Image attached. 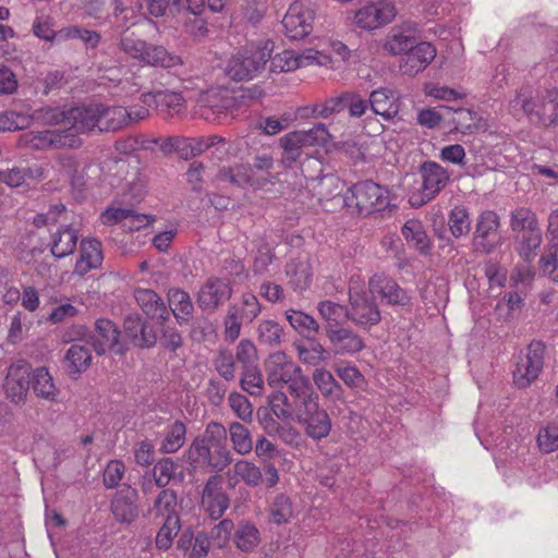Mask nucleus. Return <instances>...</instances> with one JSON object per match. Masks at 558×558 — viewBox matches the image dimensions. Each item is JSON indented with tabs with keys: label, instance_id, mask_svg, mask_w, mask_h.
I'll use <instances>...</instances> for the list:
<instances>
[{
	"label": "nucleus",
	"instance_id": "obj_33",
	"mask_svg": "<svg viewBox=\"0 0 558 558\" xmlns=\"http://www.w3.org/2000/svg\"><path fill=\"white\" fill-rule=\"evenodd\" d=\"M307 187L314 193L319 202L332 199L340 195L343 189L342 181L333 174H325L320 178H312Z\"/></svg>",
	"mask_w": 558,
	"mask_h": 558
},
{
	"label": "nucleus",
	"instance_id": "obj_31",
	"mask_svg": "<svg viewBox=\"0 0 558 558\" xmlns=\"http://www.w3.org/2000/svg\"><path fill=\"white\" fill-rule=\"evenodd\" d=\"M226 475L230 486H235L240 481H242L246 485L255 487L262 481V472L259 468L247 460L238 461Z\"/></svg>",
	"mask_w": 558,
	"mask_h": 558
},
{
	"label": "nucleus",
	"instance_id": "obj_23",
	"mask_svg": "<svg viewBox=\"0 0 558 558\" xmlns=\"http://www.w3.org/2000/svg\"><path fill=\"white\" fill-rule=\"evenodd\" d=\"M100 221L105 226L121 223L123 228L134 231L149 225L151 219L129 208L110 206L100 215Z\"/></svg>",
	"mask_w": 558,
	"mask_h": 558
},
{
	"label": "nucleus",
	"instance_id": "obj_50",
	"mask_svg": "<svg viewBox=\"0 0 558 558\" xmlns=\"http://www.w3.org/2000/svg\"><path fill=\"white\" fill-rule=\"evenodd\" d=\"M186 427L180 422L175 421L171 424L160 444V451L163 453L177 452L185 442Z\"/></svg>",
	"mask_w": 558,
	"mask_h": 558
},
{
	"label": "nucleus",
	"instance_id": "obj_6",
	"mask_svg": "<svg viewBox=\"0 0 558 558\" xmlns=\"http://www.w3.org/2000/svg\"><path fill=\"white\" fill-rule=\"evenodd\" d=\"M318 393L312 388L295 399L294 420L304 426L306 435L320 440L331 430V420L328 413L319 408Z\"/></svg>",
	"mask_w": 558,
	"mask_h": 558
},
{
	"label": "nucleus",
	"instance_id": "obj_13",
	"mask_svg": "<svg viewBox=\"0 0 558 558\" xmlns=\"http://www.w3.org/2000/svg\"><path fill=\"white\" fill-rule=\"evenodd\" d=\"M544 365V348L539 342L531 343L513 371V381L519 388L529 387L539 375Z\"/></svg>",
	"mask_w": 558,
	"mask_h": 558
},
{
	"label": "nucleus",
	"instance_id": "obj_7",
	"mask_svg": "<svg viewBox=\"0 0 558 558\" xmlns=\"http://www.w3.org/2000/svg\"><path fill=\"white\" fill-rule=\"evenodd\" d=\"M343 201L348 206L354 205L359 214L369 215L390 206V192L383 185L365 180L349 189Z\"/></svg>",
	"mask_w": 558,
	"mask_h": 558
},
{
	"label": "nucleus",
	"instance_id": "obj_29",
	"mask_svg": "<svg viewBox=\"0 0 558 558\" xmlns=\"http://www.w3.org/2000/svg\"><path fill=\"white\" fill-rule=\"evenodd\" d=\"M327 337L337 354H354L365 345L359 335L347 328H327Z\"/></svg>",
	"mask_w": 558,
	"mask_h": 558
},
{
	"label": "nucleus",
	"instance_id": "obj_26",
	"mask_svg": "<svg viewBox=\"0 0 558 558\" xmlns=\"http://www.w3.org/2000/svg\"><path fill=\"white\" fill-rule=\"evenodd\" d=\"M141 100L146 105H154L157 111L163 117H170L179 113L184 108V99L182 95L169 90L145 93L141 96Z\"/></svg>",
	"mask_w": 558,
	"mask_h": 558
},
{
	"label": "nucleus",
	"instance_id": "obj_22",
	"mask_svg": "<svg viewBox=\"0 0 558 558\" xmlns=\"http://www.w3.org/2000/svg\"><path fill=\"white\" fill-rule=\"evenodd\" d=\"M29 384V367L26 363L21 362L9 367L4 390L12 402L19 403L25 399Z\"/></svg>",
	"mask_w": 558,
	"mask_h": 558
},
{
	"label": "nucleus",
	"instance_id": "obj_19",
	"mask_svg": "<svg viewBox=\"0 0 558 558\" xmlns=\"http://www.w3.org/2000/svg\"><path fill=\"white\" fill-rule=\"evenodd\" d=\"M99 110L101 109L98 108V102L69 108L68 129L63 131L72 132L77 136L80 133L99 130V113L101 112Z\"/></svg>",
	"mask_w": 558,
	"mask_h": 558
},
{
	"label": "nucleus",
	"instance_id": "obj_24",
	"mask_svg": "<svg viewBox=\"0 0 558 558\" xmlns=\"http://www.w3.org/2000/svg\"><path fill=\"white\" fill-rule=\"evenodd\" d=\"M104 260L102 244L95 238L83 239L80 245V257L74 266V274L85 276L101 266Z\"/></svg>",
	"mask_w": 558,
	"mask_h": 558
},
{
	"label": "nucleus",
	"instance_id": "obj_25",
	"mask_svg": "<svg viewBox=\"0 0 558 558\" xmlns=\"http://www.w3.org/2000/svg\"><path fill=\"white\" fill-rule=\"evenodd\" d=\"M368 102L372 111L386 121L392 120L400 111L399 95L388 87L374 89L369 95Z\"/></svg>",
	"mask_w": 558,
	"mask_h": 558
},
{
	"label": "nucleus",
	"instance_id": "obj_16",
	"mask_svg": "<svg viewBox=\"0 0 558 558\" xmlns=\"http://www.w3.org/2000/svg\"><path fill=\"white\" fill-rule=\"evenodd\" d=\"M500 242L499 217L493 210L483 211L476 221L473 243L476 250L490 253Z\"/></svg>",
	"mask_w": 558,
	"mask_h": 558
},
{
	"label": "nucleus",
	"instance_id": "obj_61",
	"mask_svg": "<svg viewBox=\"0 0 558 558\" xmlns=\"http://www.w3.org/2000/svg\"><path fill=\"white\" fill-rule=\"evenodd\" d=\"M538 449L544 453L558 450V425L547 424L541 426L536 436Z\"/></svg>",
	"mask_w": 558,
	"mask_h": 558
},
{
	"label": "nucleus",
	"instance_id": "obj_2",
	"mask_svg": "<svg viewBox=\"0 0 558 558\" xmlns=\"http://www.w3.org/2000/svg\"><path fill=\"white\" fill-rule=\"evenodd\" d=\"M183 88L189 98L196 102L195 114L206 121L222 123L232 114L234 98L219 87H208L205 80L195 77L184 82Z\"/></svg>",
	"mask_w": 558,
	"mask_h": 558
},
{
	"label": "nucleus",
	"instance_id": "obj_43",
	"mask_svg": "<svg viewBox=\"0 0 558 558\" xmlns=\"http://www.w3.org/2000/svg\"><path fill=\"white\" fill-rule=\"evenodd\" d=\"M144 64L173 70L182 65V59L180 56L169 52L162 46L150 45Z\"/></svg>",
	"mask_w": 558,
	"mask_h": 558
},
{
	"label": "nucleus",
	"instance_id": "obj_38",
	"mask_svg": "<svg viewBox=\"0 0 558 558\" xmlns=\"http://www.w3.org/2000/svg\"><path fill=\"white\" fill-rule=\"evenodd\" d=\"M99 113V131H117L128 126L126 108L122 106H106L98 102Z\"/></svg>",
	"mask_w": 558,
	"mask_h": 558
},
{
	"label": "nucleus",
	"instance_id": "obj_21",
	"mask_svg": "<svg viewBox=\"0 0 558 558\" xmlns=\"http://www.w3.org/2000/svg\"><path fill=\"white\" fill-rule=\"evenodd\" d=\"M119 339L120 331L111 320L101 318L96 322L95 331L93 335V344L97 353H122L123 345Z\"/></svg>",
	"mask_w": 558,
	"mask_h": 558
},
{
	"label": "nucleus",
	"instance_id": "obj_52",
	"mask_svg": "<svg viewBox=\"0 0 558 558\" xmlns=\"http://www.w3.org/2000/svg\"><path fill=\"white\" fill-rule=\"evenodd\" d=\"M298 61L300 68L308 65L329 66L331 64V56L322 46V39L316 45V48L304 49L301 53H298Z\"/></svg>",
	"mask_w": 558,
	"mask_h": 558
},
{
	"label": "nucleus",
	"instance_id": "obj_32",
	"mask_svg": "<svg viewBox=\"0 0 558 558\" xmlns=\"http://www.w3.org/2000/svg\"><path fill=\"white\" fill-rule=\"evenodd\" d=\"M218 144H225V138L218 135H211L209 137H187L174 141L177 150L184 158L201 155L206 149Z\"/></svg>",
	"mask_w": 558,
	"mask_h": 558
},
{
	"label": "nucleus",
	"instance_id": "obj_59",
	"mask_svg": "<svg viewBox=\"0 0 558 558\" xmlns=\"http://www.w3.org/2000/svg\"><path fill=\"white\" fill-rule=\"evenodd\" d=\"M451 123L454 125L456 131L468 134L473 133L474 130L477 128V114L476 112L459 108L452 112Z\"/></svg>",
	"mask_w": 558,
	"mask_h": 558
},
{
	"label": "nucleus",
	"instance_id": "obj_44",
	"mask_svg": "<svg viewBox=\"0 0 558 558\" xmlns=\"http://www.w3.org/2000/svg\"><path fill=\"white\" fill-rule=\"evenodd\" d=\"M260 542V534L256 525L250 521H241L234 533V543L242 551L253 550Z\"/></svg>",
	"mask_w": 558,
	"mask_h": 558
},
{
	"label": "nucleus",
	"instance_id": "obj_58",
	"mask_svg": "<svg viewBox=\"0 0 558 558\" xmlns=\"http://www.w3.org/2000/svg\"><path fill=\"white\" fill-rule=\"evenodd\" d=\"M257 336L263 344L278 345L282 338V327L274 319H264L257 326Z\"/></svg>",
	"mask_w": 558,
	"mask_h": 558
},
{
	"label": "nucleus",
	"instance_id": "obj_49",
	"mask_svg": "<svg viewBox=\"0 0 558 558\" xmlns=\"http://www.w3.org/2000/svg\"><path fill=\"white\" fill-rule=\"evenodd\" d=\"M229 436L233 450L239 454H247L253 449V439L250 430L239 422L229 425Z\"/></svg>",
	"mask_w": 558,
	"mask_h": 558
},
{
	"label": "nucleus",
	"instance_id": "obj_10",
	"mask_svg": "<svg viewBox=\"0 0 558 558\" xmlns=\"http://www.w3.org/2000/svg\"><path fill=\"white\" fill-rule=\"evenodd\" d=\"M422 185L420 190L410 195L409 202L413 207H421L428 203L445 189L449 182V172L436 161H424L420 167Z\"/></svg>",
	"mask_w": 558,
	"mask_h": 558
},
{
	"label": "nucleus",
	"instance_id": "obj_57",
	"mask_svg": "<svg viewBox=\"0 0 558 558\" xmlns=\"http://www.w3.org/2000/svg\"><path fill=\"white\" fill-rule=\"evenodd\" d=\"M518 252L524 260H531L535 256V251L542 244V231L538 228L533 231L520 233Z\"/></svg>",
	"mask_w": 558,
	"mask_h": 558
},
{
	"label": "nucleus",
	"instance_id": "obj_63",
	"mask_svg": "<svg viewBox=\"0 0 558 558\" xmlns=\"http://www.w3.org/2000/svg\"><path fill=\"white\" fill-rule=\"evenodd\" d=\"M449 229L452 235L459 238L470 231L469 213L463 206H456L449 215Z\"/></svg>",
	"mask_w": 558,
	"mask_h": 558
},
{
	"label": "nucleus",
	"instance_id": "obj_35",
	"mask_svg": "<svg viewBox=\"0 0 558 558\" xmlns=\"http://www.w3.org/2000/svg\"><path fill=\"white\" fill-rule=\"evenodd\" d=\"M31 385L34 390V393L41 399L47 401H57L59 396V390L54 384V380L46 367H37L34 369Z\"/></svg>",
	"mask_w": 558,
	"mask_h": 558
},
{
	"label": "nucleus",
	"instance_id": "obj_30",
	"mask_svg": "<svg viewBox=\"0 0 558 558\" xmlns=\"http://www.w3.org/2000/svg\"><path fill=\"white\" fill-rule=\"evenodd\" d=\"M286 274L294 290H306L310 287L313 277V268L310 259L306 257H299L291 260L287 265Z\"/></svg>",
	"mask_w": 558,
	"mask_h": 558
},
{
	"label": "nucleus",
	"instance_id": "obj_14",
	"mask_svg": "<svg viewBox=\"0 0 558 558\" xmlns=\"http://www.w3.org/2000/svg\"><path fill=\"white\" fill-rule=\"evenodd\" d=\"M368 287L372 294L378 295L391 306L410 307L412 305L411 293L385 274L373 275L369 278Z\"/></svg>",
	"mask_w": 558,
	"mask_h": 558
},
{
	"label": "nucleus",
	"instance_id": "obj_56",
	"mask_svg": "<svg viewBox=\"0 0 558 558\" xmlns=\"http://www.w3.org/2000/svg\"><path fill=\"white\" fill-rule=\"evenodd\" d=\"M270 519L275 524H286L293 517V508L290 498L279 494L270 506Z\"/></svg>",
	"mask_w": 558,
	"mask_h": 558
},
{
	"label": "nucleus",
	"instance_id": "obj_15",
	"mask_svg": "<svg viewBox=\"0 0 558 558\" xmlns=\"http://www.w3.org/2000/svg\"><path fill=\"white\" fill-rule=\"evenodd\" d=\"M420 25L414 21H403L393 26L386 36L383 48L392 56H405L417 43Z\"/></svg>",
	"mask_w": 558,
	"mask_h": 558
},
{
	"label": "nucleus",
	"instance_id": "obj_45",
	"mask_svg": "<svg viewBox=\"0 0 558 558\" xmlns=\"http://www.w3.org/2000/svg\"><path fill=\"white\" fill-rule=\"evenodd\" d=\"M169 306L179 322H185L193 313L194 306L190 295L180 289H172L168 293Z\"/></svg>",
	"mask_w": 558,
	"mask_h": 558
},
{
	"label": "nucleus",
	"instance_id": "obj_3",
	"mask_svg": "<svg viewBox=\"0 0 558 558\" xmlns=\"http://www.w3.org/2000/svg\"><path fill=\"white\" fill-rule=\"evenodd\" d=\"M509 111L518 119L526 116L545 126L558 125V88L547 89L535 97L527 88H521L510 100Z\"/></svg>",
	"mask_w": 558,
	"mask_h": 558
},
{
	"label": "nucleus",
	"instance_id": "obj_36",
	"mask_svg": "<svg viewBox=\"0 0 558 558\" xmlns=\"http://www.w3.org/2000/svg\"><path fill=\"white\" fill-rule=\"evenodd\" d=\"M78 240L77 231L71 227L58 229L52 234L51 253L57 258L65 257L72 254Z\"/></svg>",
	"mask_w": 558,
	"mask_h": 558
},
{
	"label": "nucleus",
	"instance_id": "obj_42",
	"mask_svg": "<svg viewBox=\"0 0 558 558\" xmlns=\"http://www.w3.org/2000/svg\"><path fill=\"white\" fill-rule=\"evenodd\" d=\"M286 317L291 327L304 338L311 339L319 330V325L316 319L304 312L288 310Z\"/></svg>",
	"mask_w": 558,
	"mask_h": 558
},
{
	"label": "nucleus",
	"instance_id": "obj_11",
	"mask_svg": "<svg viewBox=\"0 0 558 558\" xmlns=\"http://www.w3.org/2000/svg\"><path fill=\"white\" fill-rule=\"evenodd\" d=\"M315 21V8L311 0L293 1L281 24L288 38L300 40L311 34Z\"/></svg>",
	"mask_w": 558,
	"mask_h": 558
},
{
	"label": "nucleus",
	"instance_id": "obj_34",
	"mask_svg": "<svg viewBox=\"0 0 558 558\" xmlns=\"http://www.w3.org/2000/svg\"><path fill=\"white\" fill-rule=\"evenodd\" d=\"M134 298L142 311L150 318L166 319L167 308L163 301L150 289L137 288Z\"/></svg>",
	"mask_w": 558,
	"mask_h": 558
},
{
	"label": "nucleus",
	"instance_id": "obj_20",
	"mask_svg": "<svg viewBox=\"0 0 558 558\" xmlns=\"http://www.w3.org/2000/svg\"><path fill=\"white\" fill-rule=\"evenodd\" d=\"M202 505L213 519H219L229 507V498L222 489V481L218 475L210 476L203 495Z\"/></svg>",
	"mask_w": 558,
	"mask_h": 558
},
{
	"label": "nucleus",
	"instance_id": "obj_4",
	"mask_svg": "<svg viewBox=\"0 0 558 558\" xmlns=\"http://www.w3.org/2000/svg\"><path fill=\"white\" fill-rule=\"evenodd\" d=\"M267 384L275 389H281L288 385L290 395L294 400L310 391L313 386L301 367L283 351H276L265 361Z\"/></svg>",
	"mask_w": 558,
	"mask_h": 558
},
{
	"label": "nucleus",
	"instance_id": "obj_48",
	"mask_svg": "<svg viewBox=\"0 0 558 558\" xmlns=\"http://www.w3.org/2000/svg\"><path fill=\"white\" fill-rule=\"evenodd\" d=\"M536 214L527 207L515 208L510 216V228L517 233L533 231L538 228Z\"/></svg>",
	"mask_w": 558,
	"mask_h": 558
},
{
	"label": "nucleus",
	"instance_id": "obj_17",
	"mask_svg": "<svg viewBox=\"0 0 558 558\" xmlns=\"http://www.w3.org/2000/svg\"><path fill=\"white\" fill-rule=\"evenodd\" d=\"M436 56L437 49L432 43H416L400 60L399 69L404 75L413 77L427 69Z\"/></svg>",
	"mask_w": 558,
	"mask_h": 558
},
{
	"label": "nucleus",
	"instance_id": "obj_41",
	"mask_svg": "<svg viewBox=\"0 0 558 558\" xmlns=\"http://www.w3.org/2000/svg\"><path fill=\"white\" fill-rule=\"evenodd\" d=\"M305 342H295V349L300 361L304 364L318 366L329 360V352L316 340L308 339Z\"/></svg>",
	"mask_w": 558,
	"mask_h": 558
},
{
	"label": "nucleus",
	"instance_id": "obj_5",
	"mask_svg": "<svg viewBox=\"0 0 558 558\" xmlns=\"http://www.w3.org/2000/svg\"><path fill=\"white\" fill-rule=\"evenodd\" d=\"M274 43L264 40L238 50L228 60L226 74L233 81H248L257 76L271 58Z\"/></svg>",
	"mask_w": 558,
	"mask_h": 558
},
{
	"label": "nucleus",
	"instance_id": "obj_54",
	"mask_svg": "<svg viewBox=\"0 0 558 558\" xmlns=\"http://www.w3.org/2000/svg\"><path fill=\"white\" fill-rule=\"evenodd\" d=\"M154 510L156 515L163 520L169 519L172 515L179 517L177 494L172 489L161 490L155 501Z\"/></svg>",
	"mask_w": 558,
	"mask_h": 558
},
{
	"label": "nucleus",
	"instance_id": "obj_51",
	"mask_svg": "<svg viewBox=\"0 0 558 558\" xmlns=\"http://www.w3.org/2000/svg\"><path fill=\"white\" fill-rule=\"evenodd\" d=\"M69 109L59 107H43L34 110V121L46 125H64L68 129Z\"/></svg>",
	"mask_w": 558,
	"mask_h": 558
},
{
	"label": "nucleus",
	"instance_id": "obj_47",
	"mask_svg": "<svg viewBox=\"0 0 558 558\" xmlns=\"http://www.w3.org/2000/svg\"><path fill=\"white\" fill-rule=\"evenodd\" d=\"M322 318L327 323V328H338V325L349 319V311L343 305L332 301H322L317 305Z\"/></svg>",
	"mask_w": 558,
	"mask_h": 558
},
{
	"label": "nucleus",
	"instance_id": "obj_64",
	"mask_svg": "<svg viewBox=\"0 0 558 558\" xmlns=\"http://www.w3.org/2000/svg\"><path fill=\"white\" fill-rule=\"evenodd\" d=\"M241 386L252 396H260L263 393L264 380L257 365L243 368Z\"/></svg>",
	"mask_w": 558,
	"mask_h": 558
},
{
	"label": "nucleus",
	"instance_id": "obj_18",
	"mask_svg": "<svg viewBox=\"0 0 558 558\" xmlns=\"http://www.w3.org/2000/svg\"><path fill=\"white\" fill-rule=\"evenodd\" d=\"M231 287L227 279L210 278L198 291L197 302L202 310L213 312L231 296Z\"/></svg>",
	"mask_w": 558,
	"mask_h": 558
},
{
	"label": "nucleus",
	"instance_id": "obj_60",
	"mask_svg": "<svg viewBox=\"0 0 558 558\" xmlns=\"http://www.w3.org/2000/svg\"><path fill=\"white\" fill-rule=\"evenodd\" d=\"M269 405L270 413H272L278 420L283 422L294 420V410L292 411L289 399L284 392H274L269 398Z\"/></svg>",
	"mask_w": 558,
	"mask_h": 558
},
{
	"label": "nucleus",
	"instance_id": "obj_40",
	"mask_svg": "<svg viewBox=\"0 0 558 558\" xmlns=\"http://www.w3.org/2000/svg\"><path fill=\"white\" fill-rule=\"evenodd\" d=\"M92 362L89 349L81 344H72L66 351L64 365L70 375H78L85 372Z\"/></svg>",
	"mask_w": 558,
	"mask_h": 558
},
{
	"label": "nucleus",
	"instance_id": "obj_8",
	"mask_svg": "<svg viewBox=\"0 0 558 558\" xmlns=\"http://www.w3.org/2000/svg\"><path fill=\"white\" fill-rule=\"evenodd\" d=\"M349 319L361 327L377 325L381 315L375 301L364 289L360 277H352L349 282Z\"/></svg>",
	"mask_w": 558,
	"mask_h": 558
},
{
	"label": "nucleus",
	"instance_id": "obj_27",
	"mask_svg": "<svg viewBox=\"0 0 558 558\" xmlns=\"http://www.w3.org/2000/svg\"><path fill=\"white\" fill-rule=\"evenodd\" d=\"M401 234L407 243L421 255L427 256L432 251V241L426 233L424 225L418 219H409L401 228Z\"/></svg>",
	"mask_w": 558,
	"mask_h": 558
},
{
	"label": "nucleus",
	"instance_id": "obj_1",
	"mask_svg": "<svg viewBox=\"0 0 558 558\" xmlns=\"http://www.w3.org/2000/svg\"><path fill=\"white\" fill-rule=\"evenodd\" d=\"M495 460L498 470L509 485L525 480L529 485L536 487L548 481V476L542 471V468L537 466V456L522 440L515 439Z\"/></svg>",
	"mask_w": 558,
	"mask_h": 558
},
{
	"label": "nucleus",
	"instance_id": "obj_62",
	"mask_svg": "<svg viewBox=\"0 0 558 558\" xmlns=\"http://www.w3.org/2000/svg\"><path fill=\"white\" fill-rule=\"evenodd\" d=\"M539 269L550 281L558 284V246L549 245L539 258Z\"/></svg>",
	"mask_w": 558,
	"mask_h": 558
},
{
	"label": "nucleus",
	"instance_id": "obj_46",
	"mask_svg": "<svg viewBox=\"0 0 558 558\" xmlns=\"http://www.w3.org/2000/svg\"><path fill=\"white\" fill-rule=\"evenodd\" d=\"M302 135L296 131L287 133L280 138V146L282 148V161L291 165L301 158L303 149L307 147L306 143L302 141Z\"/></svg>",
	"mask_w": 558,
	"mask_h": 558
},
{
	"label": "nucleus",
	"instance_id": "obj_12",
	"mask_svg": "<svg viewBox=\"0 0 558 558\" xmlns=\"http://www.w3.org/2000/svg\"><path fill=\"white\" fill-rule=\"evenodd\" d=\"M19 144L32 149L77 148L81 140L74 133L63 130L31 131L23 133Z\"/></svg>",
	"mask_w": 558,
	"mask_h": 558
},
{
	"label": "nucleus",
	"instance_id": "obj_39",
	"mask_svg": "<svg viewBox=\"0 0 558 558\" xmlns=\"http://www.w3.org/2000/svg\"><path fill=\"white\" fill-rule=\"evenodd\" d=\"M312 379L322 396L330 400H339L342 395V388L333 375L325 367H316L312 374Z\"/></svg>",
	"mask_w": 558,
	"mask_h": 558
},
{
	"label": "nucleus",
	"instance_id": "obj_28",
	"mask_svg": "<svg viewBox=\"0 0 558 558\" xmlns=\"http://www.w3.org/2000/svg\"><path fill=\"white\" fill-rule=\"evenodd\" d=\"M124 332L137 347H151L156 342L155 331L138 315H130L125 318Z\"/></svg>",
	"mask_w": 558,
	"mask_h": 558
},
{
	"label": "nucleus",
	"instance_id": "obj_9",
	"mask_svg": "<svg viewBox=\"0 0 558 558\" xmlns=\"http://www.w3.org/2000/svg\"><path fill=\"white\" fill-rule=\"evenodd\" d=\"M393 0H368L353 13L352 23L364 31H375L390 24L397 16Z\"/></svg>",
	"mask_w": 558,
	"mask_h": 558
},
{
	"label": "nucleus",
	"instance_id": "obj_53",
	"mask_svg": "<svg viewBox=\"0 0 558 558\" xmlns=\"http://www.w3.org/2000/svg\"><path fill=\"white\" fill-rule=\"evenodd\" d=\"M150 44L135 37L133 34L125 35L120 40L121 50L132 59L144 64Z\"/></svg>",
	"mask_w": 558,
	"mask_h": 558
},
{
	"label": "nucleus",
	"instance_id": "obj_55",
	"mask_svg": "<svg viewBox=\"0 0 558 558\" xmlns=\"http://www.w3.org/2000/svg\"><path fill=\"white\" fill-rule=\"evenodd\" d=\"M221 182H229L236 186H244L252 180V168L247 165L222 168L218 173Z\"/></svg>",
	"mask_w": 558,
	"mask_h": 558
},
{
	"label": "nucleus",
	"instance_id": "obj_37",
	"mask_svg": "<svg viewBox=\"0 0 558 558\" xmlns=\"http://www.w3.org/2000/svg\"><path fill=\"white\" fill-rule=\"evenodd\" d=\"M57 168L72 186L81 187L85 185L84 169L85 165L72 155H60L57 159Z\"/></svg>",
	"mask_w": 558,
	"mask_h": 558
}]
</instances>
